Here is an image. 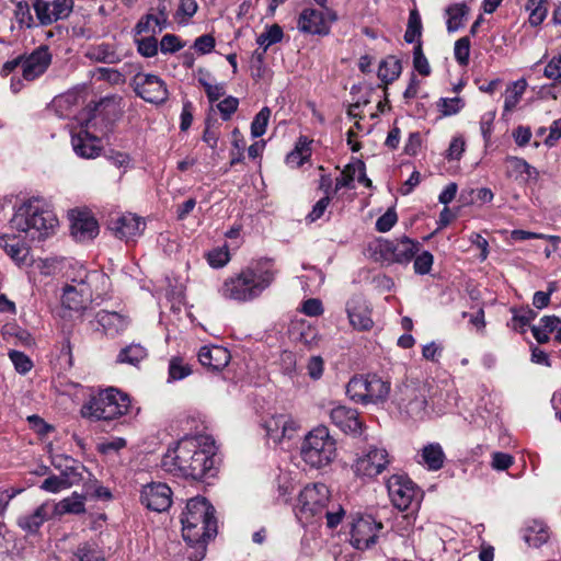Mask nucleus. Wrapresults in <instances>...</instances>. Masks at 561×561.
<instances>
[{"instance_id": "5", "label": "nucleus", "mask_w": 561, "mask_h": 561, "mask_svg": "<svg viewBox=\"0 0 561 561\" xmlns=\"http://www.w3.org/2000/svg\"><path fill=\"white\" fill-rule=\"evenodd\" d=\"M215 508L205 497H193L187 501L182 514V535L188 543H205L217 533Z\"/></svg>"}, {"instance_id": "36", "label": "nucleus", "mask_w": 561, "mask_h": 561, "mask_svg": "<svg viewBox=\"0 0 561 561\" xmlns=\"http://www.w3.org/2000/svg\"><path fill=\"white\" fill-rule=\"evenodd\" d=\"M421 460L428 470L437 471L443 468L445 462V454L438 443H431L424 446L420 453Z\"/></svg>"}, {"instance_id": "10", "label": "nucleus", "mask_w": 561, "mask_h": 561, "mask_svg": "<svg viewBox=\"0 0 561 561\" xmlns=\"http://www.w3.org/2000/svg\"><path fill=\"white\" fill-rule=\"evenodd\" d=\"M427 388L422 382L409 381L398 386L392 403L405 417L421 420L426 413Z\"/></svg>"}, {"instance_id": "17", "label": "nucleus", "mask_w": 561, "mask_h": 561, "mask_svg": "<svg viewBox=\"0 0 561 561\" xmlns=\"http://www.w3.org/2000/svg\"><path fill=\"white\" fill-rule=\"evenodd\" d=\"M378 248L385 259L400 264H408L419 252L420 243L403 237L396 241L380 240Z\"/></svg>"}, {"instance_id": "53", "label": "nucleus", "mask_w": 561, "mask_h": 561, "mask_svg": "<svg viewBox=\"0 0 561 561\" xmlns=\"http://www.w3.org/2000/svg\"><path fill=\"white\" fill-rule=\"evenodd\" d=\"M413 67L422 76H430L431 73V66L423 54L421 42L417 43L413 50Z\"/></svg>"}, {"instance_id": "19", "label": "nucleus", "mask_w": 561, "mask_h": 561, "mask_svg": "<svg viewBox=\"0 0 561 561\" xmlns=\"http://www.w3.org/2000/svg\"><path fill=\"white\" fill-rule=\"evenodd\" d=\"M140 499L147 508L164 512L172 503V491L165 483L153 482L144 486Z\"/></svg>"}, {"instance_id": "48", "label": "nucleus", "mask_w": 561, "mask_h": 561, "mask_svg": "<svg viewBox=\"0 0 561 561\" xmlns=\"http://www.w3.org/2000/svg\"><path fill=\"white\" fill-rule=\"evenodd\" d=\"M271 117V110L265 106L263 107L253 118L251 123V135L254 138L261 137L264 135L268 121Z\"/></svg>"}, {"instance_id": "49", "label": "nucleus", "mask_w": 561, "mask_h": 561, "mask_svg": "<svg viewBox=\"0 0 561 561\" xmlns=\"http://www.w3.org/2000/svg\"><path fill=\"white\" fill-rule=\"evenodd\" d=\"M415 518L413 516V512L407 514L397 515L394 518V523L392 529L400 536L404 537L409 535L410 530H412L414 526Z\"/></svg>"}, {"instance_id": "3", "label": "nucleus", "mask_w": 561, "mask_h": 561, "mask_svg": "<svg viewBox=\"0 0 561 561\" xmlns=\"http://www.w3.org/2000/svg\"><path fill=\"white\" fill-rule=\"evenodd\" d=\"M277 270L270 260L260 261L227 277L219 294L222 298L237 302L257 299L275 280Z\"/></svg>"}, {"instance_id": "55", "label": "nucleus", "mask_w": 561, "mask_h": 561, "mask_svg": "<svg viewBox=\"0 0 561 561\" xmlns=\"http://www.w3.org/2000/svg\"><path fill=\"white\" fill-rule=\"evenodd\" d=\"M9 357L20 374H26L33 367L32 360L22 352L10 351Z\"/></svg>"}, {"instance_id": "33", "label": "nucleus", "mask_w": 561, "mask_h": 561, "mask_svg": "<svg viewBox=\"0 0 561 561\" xmlns=\"http://www.w3.org/2000/svg\"><path fill=\"white\" fill-rule=\"evenodd\" d=\"M50 518L49 505L44 503L33 513L24 514L16 520L18 526L27 534L34 535L41 526Z\"/></svg>"}, {"instance_id": "2", "label": "nucleus", "mask_w": 561, "mask_h": 561, "mask_svg": "<svg viewBox=\"0 0 561 561\" xmlns=\"http://www.w3.org/2000/svg\"><path fill=\"white\" fill-rule=\"evenodd\" d=\"M123 99L113 94L90 102L80 117L68 124L71 140H102L122 112Z\"/></svg>"}, {"instance_id": "20", "label": "nucleus", "mask_w": 561, "mask_h": 561, "mask_svg": "<svg viewBox=\"0 0 561 561\" xmlns=\"http://www.w3.org/2000/svg\"><path fill=\"white\" fill-rule=\"evenodd\" d=\"M346 312L350 323L354 329L367 331L373 328L371 311L362 295H354L347 300Z\"/></svg>"}, {"instance_id": "24", "label": "nucleus", "mask_w": 561, "mask_h": 561, "mask_svg": "<svg viewBox=\"0 0 561 561\" xmlns=\"http://www.w3.org/2000/svg\"><path fill=\"white\" fill-rule=\"evenodd\" d=\"M145 227V222L134 214H124L112 218L108 222V228L115 237L122 240H130L140 234Z\"/></svg>"}, {"instance_id": "31", "label": "nucleus", "mask_w": 561, "mask_h": 561, "mask_svg": "<svg viewBox=\"0 0 561 561\" xmlns=\"http://www.w3.org/2000/svg\"><path fill=\"white\" fill-rule=\"evenodd\" d=\"M0 248L19 265L25 264L30 249L27 244L15 234L0 237Z\"/></svg>"}, {"instance_id": "35", "label": "nucleus", "mask_w": 561, "mask_h": 561, "mask_svg": "<svg viewBox=\"0 0 561 561\" xmlns=\"http://www.w3.org/2000/svg\"><path fill=\"white\" fill-rule=\"evenodd\" d=\"M523 538L529 547L539 548L545 545L550 533L548 526L541 520L529 522L523 530Z\"/></svg>"}, {"instance_id": "25", "label": "nucleus", "mask_w": 561, "mask_h": 561, "mask_svg": "<svg viewBox=\"0 0 561 561\" xmlns=\"http://www.w3.org/2000/svg\"><path fill=\"white\" fill-rule=\"evenodd\" d=\"M330 419L334 425L345 433L359 434L362 423L358 412L345 405H336L330 411Z\"/></svg>"}, {"instance_id": "43", "label": "nucleus", "mask_w": 561, "mask_h": 561, "mask_svg": "<svg viewBox=\"0 0 561 561\" xmlns=\"http://www.w3.org/2000/svg\"><path fill=\"white\" fill-rule=\"evenodd\" d=\"M363 169L364 162L360 160L348 163L341 172L340 176L336 178L335 191H339L343 187H351L356 178L357 171H362Z\"/></svg>"}, {"instance_id": "16", "label": "nucleus", "mask_w": 561, "mask_h": 561, "mask_svg": "<svg viewBox=\"0 0 561 561\" xmlns=\"http://www.w3.org/2000/svg\"><path fill=\"white\" fill-rule=\"evenodd\" d=\"M382 524L370 515L360 516L354 520L351 530V543L355 549L365 550L374 546Z\"/></svg>"}, {"instance_id": "1", "label": "nucleus", "mask_w": 561, "mask_h": 561, "mask_svg": "<svg viewBox=\"0 0 561 561\" xmlns=\"http://www.w3.org/2000/svg\"><path fill=\"white\" fill-rule=\"evenodd\" d=\"M216 451L215 440L208 435L185 437L167 450L161 467L175 476L203 480L215 476Z\"/></svg>"}, {"instance_id": "21", "label": "nucleus", "mask_w": 561, "mask_h": 561, "mask_svg": "<svg viewBox=\"0 0 561 561\" xmlns=\"http://www.w3.org/2000/svg\"><path fill=\"white\" fill-rule=\"evenodd\" d=\"M51 62L48 47L41 46L26 58L22 57V76L27 81H33L42 76Z\"/></svg>"}, {"instance_id": "60", "label": "nucleus", "mask_w": 561, "mask_h": 561, "mask_svg": "<svg viewBox=\"0 0 561 561\" xmlns=\"http://www.w3.org/2000/svg\"><path fill=\"white\" fill-rule=\"evenodd\" d=\"M183 46L180 38L174 34L163 35L160 42V49L163 54L175 53L183 48Z\"/></svg>"}, {"instance_id": "15", "label": "nucleus", "mask_w": 561, "mask_h": 561, "mask_svg": "<svg viewBox=\"0 0 561 561\" xmlns=\"http://www.w3.org/2000/svg\"><path fill=\"white\" fill-rule=\"evenodd\" d=\"M41 25L66 20L73 11V0H30Z\"/></svg>"}, {"instance_id": "23", "label": "nucleus", "mask_w": 561, "mask_h": 561, "mask_svg": "<svg viewBox=\"0 0 561 561\" xmlns=\"http://www.w3.org/2000/svg\"><path fill=\"white\" fill-rule=\"evenodd\" d=\"M76 154L83 159H94L102 152L104 156L117 167L127 165L130 161L126 152L115 151L113 149L105 150L102 146L94 142H72Z\"/></svg>"}, {"instance_id": "56", "label": "nucleus", "mask_w": 561, "mask_h": 561, "mask_svg": "<svg viewBox=\"0 0 561 561\" xmlns=\"http://www.w3.org/2000/svg\"><path fill=\"white\" fill-rule=\"evenodd\" d=\"M438 107L444 116H450L457 114L463 107V101L460 98L440 99Z\"/></svg>"}, {"instance_id": "59", "label": "nucleus", "mask_w": 561, "mask_h": 561, "mask_svg": "<svg viewBox=\"0 0 561 561\" xmlns=\"http://www.w3.org/2000/svg\"><path fill=\"white\" fill-rule=\"evenodd\" d=\"M207 260L210 266L219 268L229 262L230 256L227 249L218 248L208 253Z\"/></svg>"}, {"instance_id": "26", "label": "nucleus", "mask_w": 561, "mask_h": 561, "mask_svg": "<svg viewBox=\"0 0 561 561\" xmlns=\"http://www.w3.org/2000/svg\"><path fill=\"white\" fill-rule=\"evenodd\" d=\"M51 463L60 471V478L66 480L68 484H77L83 479L84 466L71 457L56 456Z\"/></svg>"}, {"instance_id": "14", "label": "nucleus", "mask_w": 561, "mask_h": 561, "mask_svg": "<svg viewBox=\"0 0 561 561\" xmlns=\"http://www.w3.org/2000/svg\"><path fill=\"white\" fill-rule=\"evenodd\" d=\"M389 463L390 457L385 448L370 446L366 453L356 459L353 469L358 477L375 478L383 472Z\"/></svg>"}, {"instance_id": "57", "label": "nucleus", "mask_w": 561, "mask_h": 561, "mask_svg": "<svg viewBox=\"0 0 561 561\" xmlns=\"http://www.w3.org/2000/svg\"><path fill=\"white\" fill-rule=\"evenodd\" d=\"M137 48L144 57H153L158 53V41L153 36L138 39Z\"/></svg>"}, {"instance_id": "7", "label": "nucleus", "mask_w": 561, "mask_h": 561, "mask_svg": "<svg viewBox=\"0 0 561 561\" xmlns=\"http://www.w3.org/2000/svg\"><path fill=\"white\" fill-rule=\"evenodd\" d=\"M300 454L304 461L314 468H322L332 462L336 456V447L328 427L320 425L311 430L305 436Z\"/></svg>"}, {"instance_id": "61", "label": "nucleus", "mask_w": 561, "mask_h": 561, "mask_svg": "<svg viewBox=\"0 0 561 561\" xmlns=\"http://www.w3.org/2000/svg\"><path fill=\"white\" fill-rule=\"evenodd\" d=\"M398 217L393 209H388L382 216L376 221V229L379 232L389 231L397 222Z\"/></svg>"}, {"instance_id": "50", "label": "nucleus", "mask_w": 561, "mask_h": 561, "mask_svg": "<svg viewBox=\"0 0 561 561\" xmlns=\"http://www.w3.org/2000/svg\"><path fill=\"white\" fill-rule=\"evenodd\" d=\"M94 76H96L98 80L106 81L113 85L124 84L126 81L125 76L121 71L112 68H98Z\"/></svg>"}, {"instance_id": "58", "label": "nucleus", "mask_w": 561, "mask_h": 561, "mask_svg": "<svg viewBox=\"0 0 561 561\" xmlns=\"http://www.w3.org/2000/svg\"><path fill=\"white\" fill-rule=\"evenodd\" d=\"M15 19L21 27H32L34 24L33 16L27 3H19L15 9Z\"/></svg>"}, {"instance_id": "39", "label": "nucleus", "mask_w": 561, "mask_h": 561, "mask_svg": "<svg viewBox=\"0 0 561 561\" xmlns=\"http://www.w3.org/2000/svg\"><path fill=\"white\" fill-rule=\"evenodd\" d=\"M469 8L465 2L455 3L446 9L448 15L446 25L449 33L456 32L463 25V18L468 14Z\"/></svg>"}, {"instance_id": "29", "label": "nucleus", "mask_w": 561, "mask_h": 561, "mask_svg": "<svg viewBox=\"0 0 561 561\" xmlns=\"http://www.w3.org/2000/svg\"><path fill=\"white\" fill-rule=\"evenodd\" d=\"M505 170L508 178L519 183H527L538 179V171L524 159L517 157H507L505 160Z\"/></svg>"}, {"instance_id": "30", "label": "nucleus", "mask_w": 561, "mask_h": 561, "mask_svg": "<svg viewBox=\"0 0 561 561\" xmlns=\"http://www.w3.org/2000/svg\"><path fill=\"white\" fill-rule=\"evenodd\" d=\"M83 55L92 62L118 64L121 61V56L115 45L104 42L88 45Z\"/></svg>"}, {"instance_id": "40", "label": "nucleus", "mask_w": 561, "mask_h": 561, "mask_svg": "<svg viewBox=\"0 0 561 561\" xmlns=\"http://www.w3.org/2000/svg\"><path fill=\"white\" fill-rule=\"evenodd\" d=\"M402 67L400 60L393 56L387 57L378 68V78L386 84L394 81L401 73Z\"/></svg>"}, {"instance_id": "37", "label": "nucleus", "mask_w": 561, "mask_h": 561, "mask_svg": "<svg viewBox=\"0 0 561 561\" xmlns=\"http://www.w3.org/2000/svg\"><path fill=\"white\" fill-rule=\"evenodd\" d=\"M527 88L525 79H519L507 85L504 98V112H512L519 103Z\"/></svg>"}, {"instance_id": "41", "label": "nucleus", "mask_w": 561, "mask_h": 561, "mask_svg": "<svg viewBox=\"0 0 561 561\" xmlns=\"http://www.w3.org/2000/svg\"><path fill=\"white\" fill-rule=\"evenodd\" d=\"M84 496L73 492L71 496L61 500L56 505L58 514H83L85 512Z\"/></svg>"}, {"instance_id": "44", "label": "nucleus", "mask_w": 561, "mask_h": 561, "mask_svg": "<svg viewBox=\"0 0 561 561\" xmlns=\"http://www.w3.org/2000/svg\"><path fill=\"white\" fill-rule=\"evenodd\" d=\"M76 557L79 561H105L102 549L95 542H83L77 551Z\"/></svg>"}, {"instance_id": "27", "label": "nucleus", "mask_w": 561, "mask_h": 561, "mask_svg": "<svg viewBox=\"0 0 561 561\" xmlns=\"http://www.w3.org/2000/svg\"><path fill=\"white\" fill-rule=\"evenodd\" d=\"M298 28L308 34L325 35L329 33V25L323 13L316 9H305L300 13Z\"/></svg>"}, {"instance_id": "34", "label": "nucleus", "mask_w": 561, "mask_h": 561, "mask_svg": "<svg viewBox=\"0 0 561 561\" xmlns=\"http://www.w3.org/2000/svg\"><path fill=\"white\" fill-rule=\"evenodd\" d=\"M81 104L80 92L71 90L57 95L51 102V108L61 118L70 117Z\"/></svg>"}, {"instance_id": "46", "label": "nucleus", "mask_w": 561, "mask_h": 561, "mask_svg": "<svg viewBox=\"0 0 561 561\" xmlns=\"http://www.w3.org/2000/svg\"><path fill=\"white\" fill-rule=\"evenodd\" d=\"M283 30L279 25L273 24L272 26L267 27L265 32L260 34L256 38V43L264 47V51L267 50V48L282 41L283 38Z\"/></svg>"}, {"instance_id": "28", "label": "nucleus", "mask_w": 561, "mask_h": 561, "mask_svg": "<svg viewBox=\"0 0 561 561\" xmlns=\"http://www.w3.org/2000/svg\"><path fill=\"white\" fill-rule=\"evenodd\" d=\"M198 360L205 367L220 370L228 365L230 353L222 346H203L198 352Z\"/></svg>"}, {"instance_id": "18", "label": "nucleus", "mask_w": 561, "mask_h": 561, "mask_svg": "<svg viewBox=\"0 0 561 561\" xmlns=\"http://www.w3.org/2000/svg\"><path fill=\"white\" fill-rule=\"evenodd\" d=\"M69 218L71 236L77 241H90L98 236V221L89 211L73 209L69 213Z\"/></svg>"}, {"instance_id": "38", "label": "nucleus", "mask_w": 561, "mask_h": 561, "mask_svg": "<svg viewBox=\"0 0 561 561\" xmlns=\"http://www.w3.org/2000/svg\"><path fill=\"white\" fill-rule=\"evenodd\" d=\"M146 357L147 350L144 346L140 344H130L119 351L116 362L137 366Z\"/></svg>"}, {"instance_id": "42", "label": "nucleus", "mask_w": 561, "mask_h": 561, "mask_svg": "<svg viewBox=\"0 0 561 561\" xmlns=\"http://www.w3.org/2000/svg\"><path fill=\"white\" fill-rule=\"evenodd\" d=\"M311 142H297L295 149L286 156V164L290 168L301 167L311 156Z\"/></svg>"}, {"instance_id": "62", "label": "nucleus", "mask_w": 561, "mask_h": 561, "mask_svg": "<svg viewBox=\"0 0 561 561\" xmlns=\"http://www.w3.org/2000/svg\"><path fill=\"white\" fill-rule=\"evenodd\" d=\"M71 484H68L66 480L60 477L51 476L45 479L41 485V488L47 492L57 493L62 489L70 488Z\"/></svg>"}, {"instance_id": "63", "label": "nucleus", "mask_w": 561, "mask_h": 561, "mask_svg": "<svg viewBox=\"0 0 561 561\" xmlns=\"http://www.w3.org/2000/svg\"><path fill=\"white\" fill-rule=\"evenodd\" d=\"M215 37L210 34H204L197 37L194 42L193 47L201 54H209L215 48Z\"/></svg>"}, {"instance_id": "32", "label": "nucleus", "mask_w": 561, "mask_h": 561, "mask_svg": "<svg viewBox=\"0 0 561 561\" xmlns=\"http://www.w3.org/2000/svg\"><path fill=\"white\" fill-rule=\"evenodd\" d=\"M95 320L104 333L111 336L119 334L128 325V319L115 311L101 310L96 313Z\"/></svg>"}, {"instance_id": "8", "label": "nucleus", "mask_w": 561, "mask_h": 561, "mask_svg": "<svg viewBox=\"0 0 561 561\" xmlns=\"http://www.w3.org/2000/svg\"><path fill=\"white\" fill-rule=\"evenodd\" d=\"M106 276L98 271L81 268L78 277L71 278L62 289L61 304L65 308L73 311H82L93 299V285L105 282Z\"/></svg>"}, {"instance_id": "4", "label": "nucleus", "mask_w": 561, "mask_h": 561, "mask_svg": "<svg viewBox=\"0 0 561 561\" xmlns=\"http://www.w3.org/2000/svg\"><path fill=\"white\" fill-rule=\"evenodd\" d=\"M11 225L32 240L41 241L55 233L58 219L43 199L31 198L16 208Z\"/></svg>"}, {"instance_id": "64", "label": "nucleus", "mask_w": 561, "mask_h": 561, "mask_svg": "<svg viewBox=\"0 0 561 561\" xmlns=\"http://www.w3.org/2000/svg\"><path fill=\"white\" fill-rule=\"evenodd\" d=\"M543 75L553 81L561 79V55L553 57L545 67Z\"/></svg>"}, {"instance_id": "22", "label": "nucleus", "mask_w": 561, "mask_h": 561, "mask_svg": "<svg viewBox=\"0 0 561 561\" xmlns=\"http://www.w3.org/2000/svg\"><path fill=\"white\" fill-rule=\"evenodd\" d=\"M299 427V422L289 414L273 415L265 422L267 435L275 443H279L284 438L290 439Z\"/></svg>"}, {"instance_id": "52", "label": "nucleus", "mask_w": 561, "mask_h": 561, "mask_svg": "<svg viewBox=\"0 0 561 561\" xmlns=\"http://www.w3.org/2000/svg\"><path fill=\"white\" fill-rule=\"evenodd\" d=\"M455 59L460 66H467L470 56V39L463 36L456 41L454 48Z\"/></svg>"}, {"instance_id": "12", "label": "nucleus", "mask_w": 561, "mask_h": 561, "mask_svg": "<svg viewBox=\"0 0 561 561\" xmlns=\"http://www.w3.org/2000/svg\"><path fill=\"white\" fill-rule=\"evenodd\" d=\"M387 490L391 503L399 511L414 512L420 504V491L404 474H392L387 480Z\"/></svg>"}, {"instance_id": "13", "label": "nucleus", "mask_w": 561, "mask_h": 561, "mask_svg": "<svg viewBox=\"0 0 561 561\" xmlns=\"http://www.w3.org/2000/svg\"><path fill=\"white\" fill-rule=\"evenodd\" d=\"M131 85L135 93L149 103L161 104L169 98L165 82L156 75L138 72L134 76Z\"/></svg>"}, {"instance_id": "51", "label": "nucleus", "mask_w": 561, "mask_h": 561, "mask_svg": "<svg viewBox=\"0 0 561 561\" xmlns=\"http://www.w3.org/2000/svg\"><path fill=\"white\" fill-rule=\"evenodd\" d=\"M191 373H192L191 367L188 365L184 364L181 358L174 357L170 360L169 379L181 380V379L187 377Z\"/></svg>"}, {"instance_id": "47", "label": "nucleus", "mask_w": 561, "mask_h": 561, "mask_svg": "<svg viewBox=\"0 0 561 561\" xmlns=\"http://www.w3.org/2000/svg\"><path fill=\"white\" fill-rule=\"evenodd\" d=\"M422 34V22L417 10H411L408 21V27L404 34L407 43H413L416 38L421 37Z\"/></svg>"}, {"instance_id": "45", "label": "nucleus", "mask_w": 561, "mask_h": 561, "mask_svg": "<svg viewBox=\"0 0 561 561\" xmlns=\"http://www.w3.org/2000/svg\"><path fill=\"white\" fill-rule=\"evenodd\" d=\"M525 9L529 12V23L533 26L541 24L548 12L545 0H527Z\"/></svg>"}, {"instance_id": "54", "label": "nucleus", "mask_w": 561, "mask_h": 561, "mask_svg": "<svg viewBox=\"0 0 561 561\" xmlns=\"http://www.w3.org/2000/svg\"><path fill=\"white\" fill-rule=\"evenodd\" d=\"M414 259V272L420 275L428 274L432 270L434 262L433 255L428 251H423L419 255L415 254Z\"/></svg>"}, {"instance_id": "9", "label": "nucleus", "mask_w": 561, "mask_h": 561, "mask_svg": "<svg viewBox=\"0 0 561 561\" xmlns=\"http://www.w3.org/2000/svg\"><path fill=\"white\" fill-rule=\"evenodd\" d=\"M346 394L356 403L380 404L389 398L390 382L376 374L357 375L347 382Z\"/></svg>"}, {"instance_id": "6", "label": "nucleus", "mask_w": 561, "mask_h": 561, "mask_svg": "<svg viewBox=\"0 0 561 561\" xmlns=\"http://www.w3.org/2000/svg\"><path fill=\"white\" fill-rule=\"evenodd\" d=\"M130 409L128 394L107 388L92 394L81 407V416L90 421H111L126 415Z\"/></svg>"}, {"instance_id": "11", "label": "nucleus", "mask_w": 561, "mask_h": 561, "mask_svg": "<svg viewBox=\"0 0 561 561\" xmlns=\"http://www.w3.org/2000/svg\"><path fill=\"white\" fill-rule=\"evenodd\" d=\"M330 492L325 484L313 483L306 485L299 493L296 505V516L302 523H311L313 518L321 519L329 503Z\"/></svg>"}]
</instances>
